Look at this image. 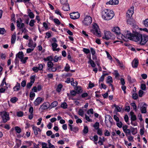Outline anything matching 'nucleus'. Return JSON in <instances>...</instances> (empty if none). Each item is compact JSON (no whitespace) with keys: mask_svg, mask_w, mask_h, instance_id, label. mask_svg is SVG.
Here are the masks:
<instances>
[{"mask_svg":"<svg viewBox=\"0 0 148 148\" xmlns=\"http://www.w3.org/2000/svg\"><path fill=\"white\" fill-rule=\"evenodd\" d=\"M141 37V34L137 32H135L132 34L127 32V33L125 36V38H127L130 40H132L136 42H139L140 40V37Z\"/></svg>","mask_w":148,"mask_h":148,"instance_id":"f257e3e1","label":"nucleus"},{"mask_svg":"<svg viewBox=\"0 0 148 148\" xmlns=\"http://www.w3.org/2000/svg\"><path fill=\"white\" fill-rule=\"evenodd\" d=\"M114 15L113 11L109 9H106L102 12V17L105 20H110L113 18Z\"/></svg>","mask_w":148,"mask_h":148,"instance_id":"f03ea898","label":"nucleus"},{"mask_svg":"<svg viewBox=\"0 0 148 148\" xmlns=\"http://www.w3.org/2000/svg\"><path fill=\"white\" fill-rule=\"evenodd\" d=\"M0 115L1 116L3 123L6 122L10 119L9 113L5 111L0 112Z\"/></svg>","mask_w":148,"mask_h":148,"instance_id":"7ed1b4c3","label":"nucleus"},{"mask_svg":"<svg viewBox=\"0 0 148 148\" xmlns=\"http://www.w3.org/2000/svg\"><path fill=\"white\" fill-rule=\"evenodd\" d=\"M93 27V29L91 31V32L98 37H100L101 36V32L97 25L96 23L94 24Z\"/></svg>","mask_w":148,"mask_h":148,"instance_id":"20e7f679","label":"nucleus"},{"mask_svg":"<svg viewBox=\"0 0 148 148\" xmlns=\"http://www.w3.org/2000/svg\"><path fill=\"white\" fill-rule=\"evenodd\" d=\"M92 22V18L90 16H86L83 21V24L85 26L90 25Z\"/></svg>","mask_w":148,"mask_h":148,"instance_id":"39448f33","label":"nucleus"},{"mask_svg":"<svg viewBox=\"0 0 148 148\" xmlns=\"http://www.w3.org/2000/svg\"><path fill=\"white\" fill-rule=\"evenodd\" d=\"M112 31L114 32L117 34L121 36L123 40L126 41L125 39V36L121 34L119 27H114L112 29Z\"/></svg>","mask_w":148,"mask_h":148,"instance_id":"423d86ee","label":"nucleus"},{"mask_svg":"<svg viewBox=\"0 0 148 148\" xmlns=\"http://www.w3.org/2000/svg\"><path fill=\"white\" fill-rule=\"evenodd\" d=\"M54 64L51 61H49L47 62V70L49 71L55 72L57 70L56 67H53Z\"/></svg>","mask_w":148,"mask_h":148,"instance_id":"0eeeda50","label":"nucleus"},{"mask_svg":"<svg viewBox=\"0 0 148 148\" xmlns=\"http://www.w3.org/2000/svg\"><path fill=\"white\" fill-rule=\"evenodd\" d=\"M140 38V41L139 42L140 44L142 45H145L148 40V36L141 34V37Z\"/></svg>","mask_w":148,"mask_h":148,"instance_id":"6e6552de","label":"nucleus"},{"mask_svg":"<svg viewBox=\"0 0 148 148\" xmlns=\"http://www.w3.org/2000/svg\"><path fill=\"white\" fill-rule=\"evenodd\" d=\"M105 36L103 37V39H106V40H108L111 39L113 36V34H111V32L109 31H106L105 32Z\"/></svg>","mask_w":148,"mask_h":148,"instance_id":"1a4fd4ad","label":"nucleus"},{"mask_svg":"<svg viewBox=\"0 0 148 148\" xmlns=\"http://www.w3.org/2000/svg\"><path fill=\"white\" fill-rule=\"evenodd\" d=\"M70 15L71 18L74 20L78 18L80 16V14L78 12L71 13Z\"/></svg>","mask_w":148,"mask_h":148,"instance_id":"9d476101","label":"nucleus"},{"mask_svg":"<svg viewBox=\"0 0 148 148\" xmlns=\"http://www.w3.org/2000/svg\"><path fill=\"white\" fill-rule=\"evenodd\" d=\"M44 101V99L38 97L34 101V103L35 106H38Z\"/></svg>","mask_w":148,"mask_h":148,"instance_id":"9b49d317","label":"nucleus"},{"mask_svg":"<svg viewBox=\"0 0 148 148\" xmlns=\"http://www.w3.org/2000/svg\"><path fill=\"white\" fill-rule=\"evenodd\" d=\"M28 46L31 48H34L36 46V44L34 42L32 39H30L28 43Z\"/></svg>","mask_w":148,"mask_h":148,"instance_id":"f8f14e48","label":"nucleus"},{"mask_svg":"<svg viewBox=\"0 0 148 148\" xmlns=\"http://www.w3.org/2000/svg\"><path fill=\"white\" fill-rule=\"evenodd\" d=\"M138 64V59L135 58L132 61V64L133 68H136L137 67Z\"/></svg>","mask_w":148,"mask_h":148,"instance_id":"ddd939ff","label":"nucleus"},{"mask_svg":"<svg viewBox=\"0 0 148 148\" xmlns=\"http://www.w3.org/2000/svg\"><path fill=\"white\" fill-rule=\"evenodd\" d=\"M133 13L134 11L133 8H131L128 10L127 12L126 18H127L128 17L130 18V17H132Z\"/></svg>","mask_w":148,"mask_h":148,"instance_id":"4468645a","label":"nucleus"},{"mask_svg":"<svg viewBox=\"0 0 148 148\" xmlns=\"http://www.w3.org/2000/svg\"><path fill=\"white\" fill-rule=\"evenodd\" d=\"M20 19L21 22H19V21L17 20L16 21V23L17 24V25L18 28H19L20 29L24 27V24L23 23H22L21 24V22L22 21V20L21 18H20Z\"/></svg>","mask_w":148,"mask_h":148,"instance_id":"2eb2a0df","label":"nucleus"},{"mask_svg":"<svg viewBox=\"0 0 148 148\" xmlns=\"http://www.w3.org/2000/svg\"><path fill=\"white\" fill-rule=\"evenodd\" d=\"M51 46L52 47V49L53 51H58L60 49L58 48H56L58 46V45L56 42H53L51 44Z\"/></svg>","mask_w":148,"mask_h":148,"instance_id":"dca6fc26","label":"nucleus"},{"mask_svg":"<svg viewBox=\"0 0 148 148\" xmlns=\"http://www.w3.org/2000/svg\"><path fill=\"white\" fill-rule=\"evenodd\" d=\"M49 108V106L46 103H43L40 108L42 111L47 109Z\"/></svg>","mask_w":148,"mask_h":148,"instance_id":"f3484780","label":"nucleus"},{"mask_svg":"<svg viewBox=\"0 0 148 148\" xmlns=\"http://www.w3.org/2000/svg\"><path fill=\"white\" fill-rule=\"evenodd\" d=\"M119 2L118 0H112L109 1L108 2H107L106 4L107 5L109 4L111 5H116L118 4Z\"/></svg>","mask_w":148,"mask_h":148,"instance_id":"a211bd4d","label":"nucleus"},{"mask_svg":"<svg viewBox=\"0 0 148 148\" xmlns=\"http://www.w3.org/2000/svg\"><path fill=\"white\" fill-rule=\"evenodd\" d=\"M20 84L18 82H17L16 85L13 88L14 91H18L20 90Z\"/></svg>","mask_w":148,"mask_h":148,"instance_id":"6ab92c4d","label":"nucleus"},{"mask_svg":"<svg viewBox=\"0 0 148 148\" xmlns=\"http://www.w3.org/2000/svg\"><path fill=\"white\" fill-rule=\"evenodd\" d=\"M146 108L147 105L146 103H144L143 106L140 108V110L142 113H146Z\"/></svg>","mask_w":148,"mask_h":148,"instance_id":"aec40b11","label":"nucleus"},{"mask_svg":"<svg viewBox=\"0 0 148 148\" xmlns=\"http://www.w3.org/2000/svg\"><path fill=\"white\" fill-rule=\"evenodd\" d=\"M24 56V54L22 51H20L16 55V58H18L20 60Z\"/></svg>","mask_w":148,"mask_h":148,"instance_id":"412c9836","label":"nucleus"},{"mask_svg":"<svg viewBox=\"0 0 148 148\" xmlns=\"http://www.w3.org/2000/svg\"><path fill=\"white\" fill-rule=\"evenodd\" d=\"M130 114L131 116V121H136V115L134 114V112L131 111L130 112Z\"/></svg>","mask_w":148,"mask_h":148,"instance_id":"4be33fe9","label":"nucleus"},{"mask_svg":"<svg viewBox=\"0 0 148 148\" xmlns=\"http://www.w3.org/2000/svg\"><path fill=\"white\" fill-rule=\"evenodd\" d=\"M131 17L126 18L127 19V24L130 25H132L134 23L133 22L134 21Z\"/></svg>","mask_w":148,"mask_h":148,"instance_id":"5701e85b","label":"nucleus"},{"mask_svg":"<svg viewBox=\"0 0 148 148\" xmlns=\"http://www.w3.org/2000/svg\"><path fill=\"white\" fill-rule=\"evenodd\" d=\"M99 140L98 142V143L100 145H103V142L105 141L104 138V137H103L102 138L99 137Z\"/></svg>","mask_w":148,"mask_h":148,"instance_id":"b1692460","label":"nucleus"},{"mask_svg":"<svg viewBox=\"0 0 148 148\" xmlns=\"http://www.w3.org/2000/svg\"><path fill=\"white\" fill-rule=\"evenodd\" d=\"M127 79L129 82L130 83H133L135 81V79L132 78L130 75L127 76Z\"/></svg>","mask_w":148,"mask_h":148,"instance_id":"393cba45","label":"nucleus"},{"mask_svg":"<svg viewBox=\"0 0 148 148\" xmlns=\"http://www.w3.org/2000/svg\"><path fill=\"white\" fill-rule=\"evenodd\" d=\"M28 10V16L29 17L31 18H33L34 17V15L33 13L32 12H29V11H31V10L29 9Z\"/></svg>","mask_w":148,"mask_h":148,"instance_id":"a878e982","label":"nucleus"},{"mask_svg":"<svg viewBox=\"0 0 148 148\" xmlns=\"http://www.w3.org/2000/svg\"><path fill=\"white\" fill-rule=\"evenodd\" d=\"M75 89L77 91V93H79L82 92V90L81 87L80 86H77L75 87Z\"/></svg>","mask_w":148,"mask_h":148,"instance_id":"bb28decb","label":"nucleus"},{"mask_svg":"<svg viewBox=\"0 0 148 148\" xmlns=\"http://www.w3.org/2000/svg\"><path fill=\"white\" fill-rule=\"evenodd\" d=\"M99 123L98 122H96L93 125V127L96 130H97L99 129Z\"/></svg>","mask_w":148,"mask_h":148,"instance_id":"cd10ccee","label":"nucleus"},{"mask_svg":"<svg viewBox=\"0 0 148 148\" xmlns=\"http://www.w3.org/2000/svg\"><path fill=\"white\" fill-rule=\"evenodd\" d=\"M131 132L133 135L136 134L137 132V129L136 128H134V127H131Z\"/></svg>","mask_w":148,"mask_h":148,"instance_id":"c85d7f7f","label":"nucleus"},{"mask_svg":"<svg viewBox=\"0 0 148 148\" xmlns=\"http://www.w3.org/2000/svg\"><path fill=\"white\" fill-rule=\"evenodd\" d=\"M53 58L51 56H48L46 58H44L43 60L45 61H51L53 60Z\"/></svg>","mask_w":148,"mask_h":148,"instance_id":"c756f323","label":"nucleus"},{"mask_svg":"<svg viewBox=\"0 0 148 148\" xmlns=\"http://www.w3.org/2000/svg\"><path fill=\"white\" fill-rule=\"evenodd\" d=\"M62 9L65 11H68L69 10V5H64L62 8Z\"/></svg>","mask_w":148,"mask_h":148,"instance_id":"7c9ffc66","label":"nucleus"},{"mask_svg":"<svg viewBox=\"0 0 148 148\" xmlns=\"http://www.w3.org/2000/svg\"><path fill=\"white\" fill-rule=\"evenodd\" d=\"M89 63H90L91 66L93 67H94L96 65L95 63L91 59L90 57L89 58Z\"/></svg>","mask_w":148,"mask_h":148,"instance_id":"2f4dec72","label":"nucleus"},{"mask_svg":"<svg viewBox=\"0 0 148 148\" xmlns=\"http://www.w3.org/2000/svg\"><path fill=\"white\" fill-rule=\"evenodd\" d=\"M28 59V57H26L24 58L23 57L22 59H20V61L23 64H25L26 62V61Z\"/></svg>","mask_w":148,"mask_h":148,"instance_id":"473e14b6","label":"nucleus"},{"mask_svg":"<svg viewBox=\"0 0 148 148\" xmlns=\"http://www.w3.org/2000/svg\"><path fill=\"white\" fill-rule=\"evenodd\" d=\"M16 36L15 35H13L12 36L11 38V42L12 44H14L15 43Z\"/></svg>","mask_w":148,"mask_h":148,"instance_id":"72a5a7b5","label":"nucleus"},{"mask_svg":"<svg viewBox=\"0 0 148 148\" xmlns=\"http://www.w3.org/2000/svg\"><path fill=\"white\" fill-rule=\"evenodd\" d=\"M32 129L34 131V132L35 135H37L38 134V128L34 126H33Z\"/></svg>","mask_w":148,"mask_h":148,"instance_id":"f704fd0d","label":"nucleus"},{"mask_svg":"<svg viewBox=\"0 0 148 148\" xmlns=\"http://www.w3.org/2000/svg\"><path fill=\"white\" fill-rule=\"evenodd\" d=\"M78 113L79 115L82 117L84 116V112L83 110L80 109L79 110Z\"/></svg>","mask_w":148,"mask_h":148,"instance_id":"c9c22d12","label":"nucleus"},{"mask_svg":"<svg viewBox=\"0 0 148 148\" xmlns=\"http://www.w3.org/2000/svg\"><path fill=\"white\" fill-rule=\"evenodd\" d=\"M58 105V102L56 101H55L53 102L50 105V107H51V108H54L55 107H56V106H57Z\"/></svg>","mask_w":148,"mask_h":148,"instance_id":"e433bc0d","label":"nucleus"},{"mask_svg":"<svg viewBox=\"0 0 148 148\" xmlns=\"http://www.w3.org/2000/svg\"><path fill=\"white\" fill-rule=\"evenodd\" d=\"M18 98L16 97H14L11 99L10 101L12 103H14L18 101Z\"/></svg>","mask_w":148,"mask_h":148,"instance_id":"4c0bfd02","label":"nucleus"},{"mask_svg":"<svg viewBox=\"0 0 148 148\" xmlns=\"http://www.w3.org/2000/svg\"><path fill=\"white\" fill-rule=\"evenodd\" d=\"M126 136H128V135H131V131L130 129H128L124 132Z\"/></svg>","mask_w":148,"mask_h":148,"instance_id":"58836bf2","label":"nucleus"},{"mask_svg":"<svg viewBox=\"0 0 148 148\" xmlns=\"http://www.w3.org/2000/svg\"><path fill=\"white\" fill-rule=\"evenodd\" d=\"M113 82L112 77L110 76H108L107 77L106 82L108 83H112Z\"/></svg>","mask_w":148,"mask_h":148,"instance_id":"ea45409f","label":"nucleus"},{"mask_svg":"<svg viewBox=\"0 0 148 148\" xmlns=\"http://www.w3.org/2000/svg\"><path fill=\"white\" fill-rule=\"evenodd\" d=\"M62 85L61 84H59L56 89V91L58 92H60L62 88Z\"/></svg>","mask_w":148,"mask_h":148,"instance_id":"a19ab883","label":"nucleus"},{"mask_svg":"<svg viewBox=\"0 0 148 148\" xmlns=\"http://www.w3.org/2000/svg\"><path fill=\"white\" fill-rule=\"evenodd\" d=\"M35 96V93L33 92H31L30 93L29 95V97L31 98V100H32Z\"/></svg>","mask_w":148,"mask_h":148,"instance_id":"79ce46f5","label":"nucleus"},{"mask_svg":"<svg viewBox=\"0 0 148 148\" xmlns=\"http://www.w3.org/2000/svg\"><path fill=\"white\" fill-rule=\"evenodd\" d=\"M70 69V66L67 63H66V65L64 68V70L66 72H68L69 71Z\"/></svg>","mask_w":148,"mask_h":148,"instance_id":"37998d69","label":"nucleus"},{"mask_svg":"<svg viewBox=\"0 0 148 148\" xmlns=\"http://www.w3.org/2000/svg\"><path fill=\"white\" fill-rule=\"evenodd\" d=\"M97 130V133L98 135L101 136L103 135V131L101 129L99 128Z\"/></svg>","mask_w":148,"mask_h":148,"instance_id":"c03bdc74","label":"nucleus"},{"mask_svg":"<svg viewBox=\"0 0 148 148\" xmlns=\"http://www.w3.org/2000/svg\"><path fill=\"white\" fill-rule=\"evenodd\" d=\"M35 21L33 19L31 20L29 23V25L30 27H33L34 25V23H35Z\"/></svg>","mask_w":148,"mask_h":148,"instance_id":"a18cd8bd","label":"nucleus"},{"mask_svg":"<svg viewBox=\"0 0 148 148\" xmlns=\"http://www.w3.org/2000/svg\"><path fill=\"white\" fill-rule=\"evenodd\" d=\"M67 104L66 102H63L61 104V107L64 109L66 108H67Z\"/></svg>","mask_w":148,"mask_h":148,"instance_id":"49530a36","label":"nucleus"},{"mask_svg":"<svg viewBox=\"0 0 148 148\" xmlns=\"http://www.w3.org/2000/svg\"><path fill=\"white\" fill-rule=\"evenodd\" d=\"M143 23L145 27H148V18L144 20Z\"/></svg>","mask_w":148,"mask_h":148,"instance_id":"de8ad7c7","label":"nucleus"},{"mask_svg":"<svg viewBox=\"0 0 148 148\" xmlns=\"http://www.w3.org/2000/svg\"><path fill=\"white\" fill-rule=\"evenodd\" d=\"M60 1L62 5L67 4V0H60Z\"/></svg>","mask_w":148,"mask_h":148,"instance_id":"09e8293b","label":"nucleus"},{"mask_svg":"<svg viewBox=\"0 0 148 148\" xmlns=\"http://www.w3.org/2000/svg\"><path fill=\"white\" fill-rule=\"evenodd\" d=\"M116 125L119 127L121 128L122 127L123 123L121 121H119L117 122Z\"/></svg>","mask_w":148,"mask_h":148,"instance_id":"8fccbe9b","label":"nucleus"},{"mask_svg":"<svg viewBox=\"0 0 148 148\" xmlns=\"http://www.w3.org/2000/svg\"><path fill=\"white\" fill-rule=\"evenodd\" d=\"M15 130L16 132L18 134L20 133L21 132V129L18 127H15Z\"/></svg>","mask_w":148,"mask_h":148,"instance_id":"3c124183","label":"nucleus"},{"mask_svg":"<svg viewBox=\"0 0 148 148\" xmlns=\"http://www.w3.org/2000/svg\"><path fill=\"white\" fill-rule=\"evenodd\" d=\"M45 64H38V69H39V70H41L43 67V66H45Z\"/></svg>","mask_w":148,"mask_h":148,"instance_id":"603ef678","label":"nucleus"},{"mask_svg":"<svg viewBox=\"0 0 148 148\" xmlns=\"http://www.w3.org/2000/svg\"><path fill=\"white\" fill-rule=\"evenodd\" d=\"M114 106L115 108V109L117 112H120L121 111V109L119 106H117L116 104H114Z\"/></svg>","mask_w":148,"mask_h":148,"instance_id":"864d4df0","label":"nucleus"},{"mask_svg":"<svg viewBox=\"0 0 148 148\" xmlns=\"http://www.w3.org/2000/svg\"><path fill=\"white\" fill-rule=\"evenodd\" d=\"M17 115L18 117H21L23 115V112L22 111H19L17 112Z\"/></svg>","mask_w":148,"mask_h":148,"instance_id":"5fc2aeb1","label":"nucleus"},{"mask_svg":"<svg viewBox=\"0 0 148 148\" xmlns=\"http://www.w3.org/2000/svg\"><path fill=\"white\" fill-rule=\"evenodd\" d=\"M34 49V48H29L27 49L26 52L27 53H29L32 51Z\"/></svg>","mask_w":148,"mask_h":148,"instance_id":"6e6d98bb","label":"nucleus"},{"mask_svg":"<svg viewBox=\"0 0 148 148\" xmlns=\"http://www.w3.org/2000/svg\"><path fill=\"white\" fill-rule=\"evenodd\" d=\"M53 21L57 25H60V22L59 20L57 18H54L53 19Z\"/></svg>","mask_w":148,"mask_h":148,"instance_id":"4d7b16f0","label":"nucleus"},{"mask_svg":"<svg viewBox=\"0 0 148 148\" xmlns=\"http://www.w3.org/2000/svg\"><path fill=\"white\" fill-rule=\"evenodd\" d=\"M35 76L34 75H33L32 76L30 77V82H31L32 83H33L35 81Z\"/></svg>","mask_w":148,"mask_h":148,"instance_id":"13d9d810","label":"nucleus"},{"mask_svg":"<svg viewBox=\"0 0 148 148\" xmlns=\"http://www.w3.org/2000/svg\"><path fill=\"white\" fill-rule=\"evenodd\" d=\"M98 136L97 135H95L92 138V140L93 139L94 141H97L98 140Z\"/></svg>","mask_w":148,"mask_h":148,"instance_id":"bf43d9fd","label":"nucleus"},{"mask_svg":"<svg viewBox=\"0 0 148 148\" xmlns=\"http://www.w3.org/2000/svg\"><path fill=\"white\" fill-rule=\"evenodd\" d=\"M77 93V92L75 90H72L70 91L71 95L72 96H75Z\"/></svg>","mask_w":148,"mask_h":148,"instance_id":"052dcab7","label":"nucleus"},{"mask_svg":"<svg viewBox=\"0 0 148 148\" xmlns=\"http://www.w3.org/2000/svg\"><path fill=\"white\" fill-rule=\"evenodd\" d=\"M132 96L133 98L134 99L136 100L137 99L138 97V95L136 93H134L132 94Z\"/></svg>","mask_w":148,"mask_h":148,"instance_id":"680f3d73","label":"nucleus"},{"mask_svg":"<svg viewBox=\"0 0 148 148\" xmlns=\"http://www.w3.org/2000/svg\"><path fill=\"white\" fill-rule=\"evenodd\" d=\"M83 51L86 54H88L90 52V51L89 49L84 48Z\"/></svg>","mask_w":148,"mask_h":148,"instance_id":"e2e57ef3","label":"nucleus"},{"mask_svg":"<svg viewBox=\"0 0 148 148\" xmlns=\"http://www.w3.org/2000/svg\"><path fill=\"white\" fill-rule=\"evenodd\" d=\"M131 105L132 106V107H133L134 110H135V111H136V105L135 103H131Z\"/></svg>","mask_w":148,"mask_h":148,"instance_id":"0e129e2a","label":"nucleus"},{"mask_svg":"<svg viewBox=\"0 0 148 148\" xmlns=\"http://www.w3.org/2000/svg\"><path fill=\"white\" fill-rule=\"evenodd\" d=\"M140 87L141 89L143 90H146V85L144 84H141Z\"/></svg>","mask_w":148,"mask_h":148,"instance_id":"69168bd1","label":"nucleus"},{"mask_svg":"<svg viewBox=\"0 0 148 148\" xmlns=\"http://www.w3.org/2000/svg\"><path fill=\"white\" fill-rule=\"evenodd\" d=\"M87 113L88 114H89L90 113H91L92 114H93V110L92 109H89L87 112Z\"/></svg>","mask_w":148,"mask_h":148,"instance_id":"338daca9","label":"nucleus"},{"mask_svg":"<svg viewBox=\"0 0 148 148\" xmlns=\"http://www.w3.org/2000/svg\"><path fill=\"white\" fill-rule=\"evenodd\" d=\"M5 32V31L3 28H0V34H4Z\"/></svg>","mask_w":148,"mask_h":148,"instance_id":"774afa93","label":"nucleus"}]
</instances>
